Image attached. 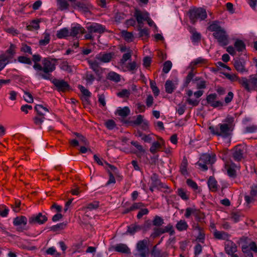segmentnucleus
Instances as JSON below:
<instances>
[{
    "instance_id": "obj_1",
    "label": "nucleus",
    "mask_w": 257,
    "mask_h": 257,
    "mask_svg": "<svg viewBox=\"0 0 257 257\" xmlns=\"http://www.w3.org/2000/svg\"><path fill=\"white\" fill-rule=\"evenodd\" d=\"M33 68L36 71V75L39 78L51 80V73L55 70L56 65L48 59L44 58L42 61V65L39 63H35Z\"/></svg>"
},
{
    "instance_id": "obj_2",
    "label": "nucleus",
    "mask_w": 257,
    "mask_h": 257,
    "mask_svg": "<svg viewBox=\"0 0 257 257\" xmlns=\"http://www.w3.org/2000/svg\"><path fill=\"white\" fill-rule=\"evenodd\" d=\"M209 129L212 134L223 138L229 137L232 131L230 126L224 123H219L217 127L210 126Z\"/></svg>"
},
{
    "instance_id": "obj_3",
    "label": "nucleus",
    "mask_w": 257,
    "mask_h": 257,
    "mask_svg": "<svg viewBox=\"0 0 257 257\" xmlns=\"http://www.w3.org/2000/svg\"><path fill=\"white\" fill-rule=\"evenodd\" d=\"M238 82L248 92L257 90V78L255 75H250L248 79L246 77H241L238 80Z\"/></svg>"
},
{
    "instance_id": "obj_4",
    "label": "nucleus",
    "mask_w": 257,
    "mask_h": 257,
    "mask_svg": "<svg viewBox=\"0 0 257 257\" xmlns=\"http://www.w3.org/2000/svg\"><path fill=\"white\" fill-rule=\"evenodd\" d=\"M149 240L144 239L139 241L136 244V251L134 255L136 257H147L149 253L148 246Z\"/></svg>"
},
{
    "instance_id": "obj_5",
    "label": "nucleus",
    "mask_w": 257,
    "mask_h": 257,
    "mask_svg": "<svg viewBox=\"0 0 257 257\" xmlns=\"http://www.w3.org/2000/svg\"><path fill=\"white\" fill-rule=\"evenodd\" d=\"M207 13L205 10L198 8L190 10L189 13L190 20L192 24H195L198 19L203 21L207 18Z\"/></svg>"
},
{
    "instance_id": "obj_6",
    "label": "nucleus",
    "mask_w": 257,
    "mask_h": 257,
    "mask_svg": "<svg viewBox=\"0 0 257 257\" xmlns=\"http://www.w3.org/2000/svg\"><path fill=\"white\" fill-rule=\"evenodd\" d=\"M215 161L214 156H210L208 154H204L200 158L199 161L196 163L203 171L208 169L207 165L212 164Z\"/></svg>"
},
{
    "instance_id": "obj_7",
    "label": "nucleus",
    "mask_w": 257,
    "mask_h": 257,
    "mask_svg": "<svg viewBox=\"0 0 257 257\" xmlns=\"http://www.w3.org/2000/svg\"><path fill=\"white\" fill-rule=\"evenodd\" d=\"M213 36L217 40L221 46H226L228 43V36L224 29L218 32L213 33Z\"/></svg>"
},
{
    "instance_id": "obj_8",
    "label": "nucleus",
    "mask_w": 257,
    "mask_h": 257,
    "mask_svg": "<svg viewBox=\"0 0 257 257\" xmlns=\"http://www.w3.org/2000/svg\"><path fill=\"white\" fill-rule=\"evenodd\" d=\"M47 220L48 218L45 214H43L42 213H39L30 217L29 218V222L31 224L36 223L43 224L45 223Z\"/></svg>"
},
{
    "instance_id": "obj_9",
    "label": "nucleus",
    "mask_w": 257,
    "mask_h": 257,
    "mask_svg": "<svg viewBox=\"0 0 257 257\" xmlns=\"http://www.w3.org/2000/svg\"><path fill=\"white\" fill-rule=\"evenodd\" d=\"M245 151L246 148L243 146L238 145L235 147L232 153L234 160L236 161H240L243 158Z\"/></svg>"
},
{
    "instance_id": "obj_10",
    "label": "nucleus",
    "mask_w": 257,
    "mask_h": 257,
    "mask_svg": "<svg viewBox=\"0 0 257 257\" xmlns=\"http://www.w3.org/2000/svg\"><path fill=\"white\" fill-rule=\"evenodd\" d=\"M168 232L171 235L175 233L173 225L169 223L167 226L162 228H155L154 229V235L158 236L164 233Z\"/></svg>"
},
{
    "instance_id": "obj_11",
    "label": "nucleus",
    "mask_w": 257,
    "mask_h": 257,
    "mask_svg": "<svg viewBox=\"0 0 257 257\" xmlns=\"http://www.w3.org/2000/svg\"><path fill=\"white\" fill-rule=\"evenodd\" d=\"M86 29L90 33L102 34L105 31V28L102 25L98 23H93L90 25H87Z\"/></svg>"
},
{
    "instance_id": "obj_12",
    "label": "nucleus",
    "mask_w": 257,
    "mask_h": 257,
    "mask_svg": "<svg viewBox=\"0 0 257 257\" xmlns=\"http://www.w3.org/2000/svg\"><path fill=\"white\" fill-rule=\"evenodd\" d=\"M109 251H115L118 252L130 254L131 250L126 244L123 243H118L115 245L111 246L109 248Z\"/></svg>"
},
{
    "instance_id": "obj_13",
    "label": "nucleus",
    "mask_w": 257,
    "mask_h": 257,
    "mask_svg": "<svg viewBox=\"0 0 257 257\" xmlns=\"http://www.w3.org/2000/svg\"><path fill=\"white\" fill-rule=\"evenodd\" d=\"M51 81L59 91H64L69 87L68 83L64 80L54 78Z\"/></svg>"
},
{
    "instance_id": "obj_14",
    "label": "nucleus",
    "mask_w": 257,
    "mask_h": 257,
    "mask_svg": "<svg viewBox=\"0 0 257 257\" xmlns=\"http://www.w3.org/2000/svg\"><path fill=\"white\" fill-rule=\"evenodd\" d=\"M72 2V5L74 8H77L79 11L86 14L90 13L91 6L89 4H85L80 2H77L76 0H69Z\"/></svg>"
},
{
    "instance_id": "obj_15",
    "label": "nucleus",
    "mask_w": 257,
    "mask_h": 257,
    "mask_svg": "<svg viewBox=\"0 0 257 257\" xmlns=\"http://www.w3.org/2000/svg\"><path fill=\"white\" fill-rule=\"evenodd\" d=\"M217 94L215 93L210 94L206 97V101L208 104L213 107H221L223 102L221 101L216 100Z\"/></svg>"
},
{
    "instance_id": "obj_16",
    "label": "nucleus",
    "mask_w": 257,
    "mask_h": 257,
    "mask_svg": "<svg viewBox=\"0 0 257 257\" xmlns=\"http://www.w3.org/2000/svg\"><path fill=\"white\" fill-rule=\"evenodd\" d=\"M257 199V184L253 185L250 187L249 195H245L244 199L247 204L253 202Z\"/></svg>"
},
{
    "instance_id": "obj_17",
    "label": "nucleus",
    "mask_w": 257,
    "mask_h": 257,
    "mask_svg": "<svg viewBox=\"0 0 257 257\" xmlns=\"http://www.w3.org/2000/svg\"><path fill=\"white\" fill-rule=\"evenodd\" d=\"M27 223V219L24 216H18L14 218L13 223L16 226H19L18 230L22 231L24 229V226H25Z\"/></svg>"
},
{
    "instance_id": "obj_18",
    "label": "nucleus",
    "mask_w": 257,
    "mask_h": 257,
    "mask_svg": "<svg viewBox=\"0 0 257 257\" xmlns=\"http://www.w3.org/2000/svg\"><path fill=\"white\" fill-rule=\"evenodd\" d=\"M134 16L140 26L143 23L144 21H146L147 19L149 14L146 12H142L138 10H136Z\"/></svg>"
},
{
    "instance_id": "obj_19",
    "label": "nucleus",
    "mask_w": 257,
    "mask_h": 257,
    "mask_svg": "<svg viewBox=\"0 0 257 257\" xmlns=\"http://www.w3.org/2000/svg\"><path fill=\"white\" fill-rule=\"evenodd\" d=\"M237 246L231 240H228L225 245V252L228 255H232L235 254L237 251Z\"/></svg>"
},
{
    "instance_id": "obj_20",
    "label": "nucleus",
    "mask_w": 257,
    "mask_h": 257,
    "mask_svg": "<svg viewBox=\"0 0 257 257\" xmlns=\"http://www.w3.org/2000/svg\"><path fill=\"white\" fill-rule=\"evenodd\" d=\"M151 180V185L154 187H156L159 189L167 188V185L161 182L160 180L158 178V175L156 174H153L152 175Z\"/></svg>"
},
{
    "instance_id": "obj_21",
    "label": "nucleus",
    "mask_w": 257,
    "mask_h": 257,
    "mask_svg": "<svg viewBox=\"0 0 257 257\" xmlns=\"http://www.w3.org/2000/svg\"><path fill=\"white\" fill-rule=\"evenodd\" d=\"M16 46L13 44H11L9 49L6 51V53L2 54L1 55H5L7 58V60L13 58L16 54Z\"/></svg>"
},
{
    "instance_id": "obj_22",
    "label": "nucleus",
    "mask_w": 257,
    "mask_h": 257,
    "mask_svg": "<svg viewBox=\"0 0 257 257\" xmlns=\"http://www.w3.org/2000/svg\"><path fill=\"white\" fill-rule=\"evenodd\" d=\"M112 57V54L111 53L105 54H99L95 57L96 59L103 63L109 62Z\"/></svg>"
},
{
    "instance_id": "obj_23",
    "label": "nucleus",
    "mask_w": 257,
    "mask_h": 257,
    "mask_svg": "<svg viewBox=\"0 0 257 257\" xmlns=\"http://www.w3.org/2000/svg\"><path fill=\"white\" fill-rule=\"evenodd\" d=\"M85 32V29L79 25L72 27L70 31H69L70 35L71 37H76L78 34H83Z\"/></svg>"
},
{
    "instance_id": "obj_24",
    "label": "nucleus",
    "mask_w": 257,
    "mask_h": 257,
    "mask_svg": "<svg viewBox=\"0 0 257 257\" xmlns=\"http://www.w3.org/2000/svg\"><path fill=\"white\" fill-rule=\"evenodd\" d=\"M214 236L215 238L218 239H223L228 240L230 237V235L227 232L224 231H220L215 230L213 232Z\"/></svg>"
},
{
    "instance_id": "obj_25",
    "label": "nucleus",
    "mask_w": 257,
    "mask_h": 257,
    "mask_svg": "<svg viewBox=\"0 0 257 257\" xmlns=\"http://www.w3.org/2000/svg\"><path fill=\"white\" fill-rule=\"evenodd\" d=\"M88 62L93 71L96 74L99 75L100 73L101 68L99 67L98 62L96 60H88Z\"/></svg>"
},
{
    "instance_id": "obj_26",
    "label": "nucleus",
    "mask_w": 257,
    "mask_h": 257,
    "mask_svg": "<svg viewBox=\"0 0 257 257\" xmlns=\"http://www.w3.org/2000/svg\"><path fill=\"white\" fill-rule=\"evenodd\" d=\"M121 69L124 71H129L132 72V73H135V70L137 69V63L135 61H133L129 63L127 65L126 64L121 67Z\"/></svg>"
},
{
    "instance_id": "obj_27",
    "label": "nucleus",
    "mask_w": 257,
    "mask_h": 257,
    "mask_svg": "<svg viewBox=\"0 0 257 257\" xmlns=\"http://www.w3.org/2000/svg\"><path fill=\"white\" fill-rule=\"evenodd\" d=\"M188 161L187 158L184 156L183 158L182 162L180 166V171L181 174L185 176L188 175V172L187 171Z\"/></svg>"
},
{
    "instance_id": "obj_28",
    "label": "nucleus",
    "mask_w": 257,
    "mask_h": 257,
    "mask_svg": "<svg viewBox=\"0 0 257 257\" xmlns=\"http://www.w3.org/2000/svg\"><path fill=\"white\" fill-rule=\"evenodd\" d=\"M56 36L59 39H64L70 36L69 30L67 28H64L58 31L56 33Z\"/></svg>"
},
{
    "instance_id": "obj_29",
    "label": "nucleus",
    "mask_w": 257,
    "mask_h": 257,
    "mask_svg": "<svg viewBox=\"0 0 257 257\" xmlns=\"http://www.w3.org/2000/svg\"><path fill=\"white\" fill-rule=\"evenodd\" d=\"M175 227L178 231H183L188 229V225L185 220L181 219L177 222Z\"/></svg>"
},
{
    "instance_id": "obj_30",
    "label": "nucleus",
    "mask_w": 257,
    "mask_h": 257,
    "mask_svg": "<svg viewBox=\"0 0 257 257\" xmlns=\"http://www.w3.org/2000/svg\"><path fill=\"white\" fill-rule=\"evenodd\" d=\"M116 113L122 117H126L130 114V109L128 107H119L116 110Z\"/></svg>"
},
{
    "instance_id": "obj_31",
    "label": "nucleus",
    "mask_w": 257,
    "mask_h": 257,
    "mask_svg": "<svg viewBox=\"0 0 257 257\" xmlns=\"http://www.w3.org/2000/svg\"><path fill=\"white\" fill-rule=\"evenodd\" d=\"M234 66L235 69L240 73H243L247 72V70L245 68L244 63L236 60L234 62Z\"/></svg>"
},
{
    "instance_id": "obj_32",
    "label": "nucleus",
    "mask_w": 257,
    "mask_h": 257,
    "mask_svg": "<svg viewBox=\"0 0 257 257\" xmlns=\"http://www.w3.org/2000/svg\"><path fill=\"white\" fill-rule=\"evenodd\" d=\"M222 29H223V28L219 25V23L217 21H213L208 27V30L209 31L213 32L214 33L218 32Z\"/></svg>"
},
{
    "instance_id": "obj_33",
    "label": "nucleus",
    "mask_w": 257,
    "mask_h": 257,
    "mask_svg": "<svg viewBox=\"0 0 257 257\" xmlns=\"http://www.w3.org/2000/svg\"><path fill=\"white\" fill-rule=\"evenodd\" d=\"M35 109L40 116H44L46 113L49 112V109L41 104H37L35 107Z\"/></svg>"
},
{
    "instance_id": "obj_34",
    "label": "nucleus",
    "mask_w": 257,
    "mask_h": 257,
    "mask_svg": "<svg viewBox=\"0 0 257 257\" xmlns=\"http://www.w3.org/2000/svg\"><path fill=\"white\" fill-rule=\"evenodd\" d=\"M208 187L212 191H216L218 189L217 182L212 177H210L208 180Z\"/></svg>"
},
{
    "instance_id": "obj_35",
    "label": "nucleus",
    "mask_w": 257,
    "mask_h": 257,
    "mask_svg": "<svg viewBox=\"0 0 257 257\" xmlns=\"http://www.w3.org/2000/svg\"><path fill=\"white\" fill-rule=\"evenodd\" d=\"M160 142H154L152 144L151 147H150V151L152 154L156 153L157 152L158 150L161 147V145H163L164 144V142L163 140L162 139H160Z\"/></svg>"
},
{
    "instance_id": "obj_36",
    "label": "nucleus",
    "mask_w": 257,
    "mask_h": 257,
    "mask_svg": "<svg viewBox=\"0 0 257 257\" xmlns=\"http://www.w3.org/2000/svg\"><path fill=\"white\" fill-rule=\"evenodd\" d=\"M141 228V227L139 225H137L136 224H132L127 226V230L125 234L129 233L131 235H133L136 232L140 230Z\"/></svg>"
},
{
    "instance_id": "obj_37",
    "label": "nucleus",
    "mask_w": 257,
    "mask_h": 257,
    "mask_svg": "<svg viewBox=\"0 0 257 257\" xmlns=\"http://www.w3.org/2000/svg\"><path fill=\"white\" fill-rule=\"evenodd\" d=\"M187 94L189 96V98L187 99V102L188 103L193 106H196L199 104V100L197 99H192L190 97L193 94V92L191 90H188L187 92Z\"/></svg>"
},
{
    "instance_id": "obj_38",
    "label": "nucleus",
    "mask_w": 257,
    "mask_h": 257,
    "mask_svg": "<svg viewBox=\"0 0 257 257\" xmlns=\"http://www.w3.org/2000/svg\"><path fill=\"white\" fill-rule=\"evenodd\" d=\"M107 79L115 82H118L120 80V76L118 74L111 71L108 73Z\"/></svg>"
},
{
    "instance_id": "obj_39",
    "label": "nucleus",
    "mask_w": 257,
    "mask_h": 257,
    "mask_svg": "<svg viewBox=\"0 0 257 257\" xmlns=\"http://www.w3.org/2000/svg\"><path fill=\"white\" fill-rule=\"evenodd\" d=\"M50 41V34L45 32L43 34V38L39 41V45L40 46H46L49 43Z\"/></svg>"
},
{
    "instance_id": "obj_40",
    "label": "nucleus",
    "mask_w": 257,
    "mask_h": 257,
    "mask_svg": "<svg viewBox=\"0 0 257 257\" xmlns=\"http://www.w3.org/2000/svg\"><path fill=\"white\" fill-rule=\"evenodd\" d=\"M121 34L124 39L127 42H131L133 41L134 36L132 33L123 30L121 32Z\"/></svg>"
},
{
    "instance_id": "obj_41",
    "label": "nucleus",
    "mask_w": 257,
    "mask_h": 257,
    "mask_svg": "<svg viewBox=\"0 0 257 257\" xmlns=\"http://www.w3.org/2000/svg\"><path fill=\"white\" fill-rule=\"evenodd\" d=\"M152 255L154 257H166L167 254L165 252L162 253L161 251L157 248V245H155L152 250Z\"/></svg>"
},
{
    "instance_id": "obj_42",
    "label": "nucleus",
    "mask_w": 257,
    "mask_h": 257,
    "mask_svg": "<svg viewBox=\"0 0 257 257\" xmlns=\"http://www.w3.org/2000/svg\"><path fill=\"white\" fill-rule=\"evenodd\" d=\"M165 90L168 93H172L175 89V86L171 80H167L165 84Z\"/></svg>"
},
{
    "instance_id": "obj_43",
    "label": "nucleus",
    "mask_w": 257,
    "mask_h": 257,
    "mask_svg": "<svg viewBox=\"0 0 257 257\" xmlns=\"http://www.w3.org/2000/svg\"><path fill=\"white\" fill-rule=\"evenodd\" d=\"M57 6L58 9L61 11H63L68 9L69 4L66 0H57Z\"/></svg>"
},
{
    "instance_id": "obj_44",
    "label": "nucleus",
    "mask_w": 257,
    "mask_h": 257,
    "mask_svg": "<svg viewBox=\"0 0 257 257\" xmlns=\"http://www.w3.org/2000/svg\"><path fill=\"white\" fill-rule=\"evenodd\" d=\"M142 26H139V35L140 37L142 38L143 39H147L149 37V33L148 32V30L147 29H142Z\"/></svg>"
},
{
    "instance_id": "obj_45",
    "label": "nucleus",
    "mask_w": 257,
    "mask_h": 257,
    "mask_svg": "<svg viewBox=\"0 0 257 257\" xmlns=\"http://www.w3.org/2000/svg\"><path fill=\"white\" fill-rule=\"evenodd\" d=\"M234 47L239 52H241L245 48V45L243 42L240 40H237L234 43Z\"/></svg>"
},
{
    "instance_id": "obj_46",
    "label": "nucleus",
    "mask_w": 257,
    "mask_h": 257,
    "mask_svg": "<svg viewBox=\"0 0 257 257\" xmlns=\"http://www.w3.org/2000/svg\"><path fill=\"white\" fill-rule=\"evenodd\" d=\"M132 56V54L131 52H127L124 54L122 56V58L120 61V67L125 65V62L127 60L131 59Z\"/></svg>"
},
{
    "instance_id": "obj_47",
    "label": "nucleus",
    "mask_w": 257,
    "mask_h": 257,
    "mask_svg": "<svg viewBox=\"0 0 257 257\" xmlns=\"http://www.w3.org/2000/svg\"><path fill=\"white\" fill-rule=\"evenodd\" d=\"M242 251L245 254V257H253V253L249 250L246 244L241 246Z\"/></svg>"
},
{
    "instance_id": "obj_48",
    "label": "nucleus",
    "mask_w": 257,
    "mask_h": 257,
    "mask_svg": "<svg viewBox=\"0 0 257 257\" xmlns=\"http://www.w3.org/2000/svg\"><path fill=\"white\" fill-rule=\"evenodd\" d=\"M9 62L5 55H0V71L5 67Z\"/></svg>"
},
{
    "instance_id": "obj_49",
    "label": "nucleus",
    "mask_w": 257,
    "mask_h": 257,
    "mask_svg": "<svg viewBox=\"0 0 257 257\" xmlns=\"http://www.w3.org/2000/svg\"><path fill=\"white\" fill-rule=\"evenodd\" d=\"M150 86L155 96H157L160 93V90L157 86L155 81L153 80L150 81Z\"/></svg>"
},
{
    "instance_id": "obj_50",
    "label": "nucleus",
    "mask_w": 257,
    "mask_h": 257,
    "mask_svg": "<svg viewBox=\"0 0 257 257\" xmlns=\"http://www.w3.org/2000/svg\"><path fill=\"white\" fill-rule=\"evenodd\" d=\"M66 225L67 223L65 222L58 223L51 227V229L54 231H56L64 229L66 226Z\"/></svg>"
},
{
    "instance_id": "obj_51",
    "label": "nucleus",
    "mask_w": 257,
    "mask_h": 257,
    "mask_svg": "<svg viewBox=\"0 0 257 257\" xmlns=\"http://www.w3.org/2000/svg\"><path fill=\"white\" fill-rule=\"evenodd\" d=\"M99 206V203L98 201H93L92 203H88L84 209H88L89 210L96 209Z\"/></svg>"
},
{
    "instance_id": "obj_52",
    "label": "nucleus",
    "mask_w": 257,
    "mask_h": 257,
    "mask_svg": "<svg viewBox=\"0 0 257 257\" xmlns=\"http://www.w3.org/2000/svg\"><path fill=\"white\" fill-rule=\"evenodd\" d=\"M172 66V62L170 61H166L163 65V71L165 73H168L171 70Z\"/></svg>"
},
{
    "instance_id": "obj_53",
    "label": "nucleus",
    "mask_w": 257,
    "mask_h": 257,
    "mask_svg": "<svg viewBox=\"0 0 257 257\" xmlns=\"http://www.w3.org/2000/svg\"><path fill=\"white\" fill-rule=\"evenodd\" d=\"M131 94V92L130 90H127L126 89H123L121 90L120 91L117 93V95L118 96L121 98H127L129 97Z\"/></svg>"
},
{
    "instance_id": "obj_54",
    "label": "nucleus",
    "mask_w": 257,
    "mask_h": 257,
    "mask_svg": "<svg viewBox=\"0 0 257 257\" xmlns=\"http://www.w3.org/2000/svg\"><path fill=\"white\" fill-rule=\"evenodd\" d=\"M18 61L21 63H24L29 65L32 64L31 60L29 58H28L26 56H21L18 57Z\"/></svg>"
},
{
    "instance_id": "obj_55",
    "label": "nucleus",
    "mask_w": 257,
    "mask_h": 257,
    "mask_svg": "<svg viewBox=\"0 0 257 257\" xmlns=\"http://www.w3.org/2000/svg\"><path fill=\"white\" fill-rule=\"evenodd\" d=\"M164 223V220L159 216H156L153 221V224L155 226H160Z\"/></svg>"
},
{
    "instance_id": "obj_56",
    "label": "nucleus",
    "mask_w": 257,
    "mask_h": 257,
    "mask_svg": "<svg viewBox=\"0 0 257 257\" xmlns=\"http://www.w3.org/2000/svg\"><path fill=\"white\" fill-rule=\"evenodd\" d=\"M192 36L191 37V39L192 42H198L201 39V35L200 33L197 32L195 30H192Z\"/></svg>"
},
{
    "instance_id": "obj_57",
    "label": "nucleus",
    "mask_w": 257,
    "mask_h": 257,
    "mask_svg": "<svg viewBox=\"0 0 257 257\" xmlns=\"http://www.w3.org/2000/svg\"><path fill=\"white\" fill-rule=\"evenodd\" d=\"M25 96H24V98L25 100L28 103H32L33 102V97L32 94L28 91L26 90H23Z\"/></svg>"
},
{
    "instance_id": "obj_58",
    "label": "nucleus",
    "mask_w": 257,
    "mask_h": 257,
    "mask_svg": "<svg viewBox=\"0 0 257 257\" xmlns=\"http://www.w3.org/2000/svg\"><path fill=\"white\" fill-rule=\"evenodd\" d=\"M196 209L192 207H188L186 209L184 216L186 218H188L192 214H196Z\"/></svg>"
},
{
    "instance_id": "obj_59",
    "label": "nucleus",
    "mask_w": 257,
    "mask_h": 257,
    "mask_svg": "<svg viewBox=\"0 0 257 257\" xmlns=\"http://www.w3.org/2000/svg\"><path fill=\"white\" fill-rule=\"evenodd\" d=\"M126 18V15L123 13H116L115 15L114 19L116 22H120Z\"/></svg>"
},
{
    "instance_id": "obj_60",
    "label": "nucleus",
    "mask_w": 257,
    "mask_h": 257,
    "mask_svg": "<svg viewBox=\"0 0 257 257\" xmlns=\"http://www.w3.org/2000/svg\"><path fill=\"white\" fill-rule=\"evenodd\" d=\"M78 88L80 89L81 92L83 94V95L86 97H89L91 95V93L90 91L86 88H85L82 85H78Z\"/></svg>"
},
{
    "instance_id": "obj_61",
    "label": "nucleus",
    "mask_w": 257,
    "mask_h": 257,
    "mask_svg": "<svg viewBox=\"0 0 257 257\" xmlns=\"http://www.w3.org/2000/svg\"><path fill=\"white\" fill-rule=\"evenodd\" d=\"M45 119L44 116H37L34 117L33 120L35 124L41 125Z\"/></svg>"
},
{
    "instance_id": "obj_62",
    "label": "nucleus",
    "mask_w": 257,
    "mask_h": 257,
    "mask_svg": "<svg viewBox=\"0 0 257 257\" xmlns=\"http://www.w3.org/2000/svg\"><path fill=\"white\" fill-rule=\"evenodd\" d=\"M178 194L183 200H186L189 198L186 192L182 188L178 189Z\"/></svg>"
},
{
    "instance_id": "obj_63",
    "label": "nucleus",
    "mask_w": 257,
    "mask_h": 257,
    "mask_svg": "<svg viewBox=\"0 0 257 257\" xmlns=\"http://www.w3.org/2000/svg\"><path fill=\"white\" fill-rule=\"evenodd\" d=\"M21 51L24 53H29L31 55L32 54V49L31 47L25 44H22V47L21 48Z\"/></svg>"
},
{
    "instance_id": "obj_64",
    "label": "nucleus",
    "mask_w": 257,
    "mask_h": 257,
    "mask_svg": "<svg viewBox=\"0 0 257 257\" xmlns=\"http://www.w3.org/2000/svg\"><path fill=\"white\" fill-rule=\"evenodd\" d=\"M247 246L250 251L252 250L257 253V245L254 241H251L248 245L247 244Z\"/></svg>"
}]
</instances>
